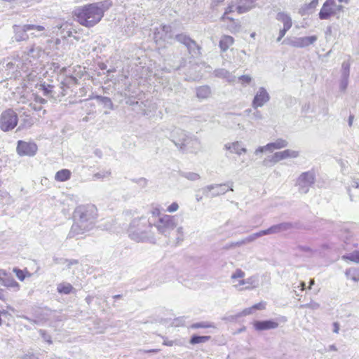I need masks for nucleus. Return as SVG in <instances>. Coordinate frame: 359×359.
<instances>
[{
  "instance_id": "1",
  "label": "nucleus",
  "mask_w": 359,
  "mask_h": 359,
  "mask_svg": "<svg viewBox=\"0 0 359 359\" xmlns=\"http://www.w3.org/2000/svg\"><path fill=\"white\" fill-rule=\"evenodd\" d=\"M97 209L93 204L80 205L74 210V224L69 233V237L82 236L93 229L97 217Z\"/></svg>"
},
{
  "instance_id": "2",
  "label": "nucleus",
  "mask_w": 359,
  "mask_h": 359,
  "mask_svg": "<svg viewBox=\"0 0 359 359\" xmlns=\"http://www.w3.org/2000/svg\"><path fill=\"white\" fill-rule=\"evenodd\" d=\"M112 6L109 0L85 5L74 11L77 21L83 26L91 27L97 24L104 13Z\"/></svg>"
},
{
  "instance_id": "3",
  "label": "nucleus",
  "mask_w": 359,
  "mask_h": 359,
  "mask_svg": "<svg viewBox=\"0 0 359 359\" xmlns=\"http://www.w3.org/2000/svg\"><path fill=\"white\" fill-rule=\"evenodd\" d=\"M172 140L177 147L185 152L196 154L201 149L199 139L188 135L182 130H176L172 133Z\"/></svg>"
},
{
  "instance_id": "4",
  "label": "nucleus",
  "mask_w": 359,
  "mask_h": 359,
  "mask_svg": "<svg viewBox=\"0 0 359 359\" xmlns=\"http://www.w3.org/2000/svg\"><path fill=\"white\" fill-rule=\"evenodd\" d=\"M151 225L146 217L134 219L130 224L128 232L129 236L137 242L151 241H154V238H149Z\"/></svg>"
},
{
  "instance_id": "5",
  "label": "nucleus",
  "mask_w": 359,
  "mask_h": 359,
  "mask_svg": "<svg viewBox=\"0 0 359 359\" xmlns=\"http://www.w3.org/2000/svg\"><path fill=\"white\" fill-rule=\"evenodd\" d=\"M245 273L241 269H236L231 276L232 285L237 290H248L256 288L259 285L258 278L255 276L245 278Z\"/></svg>"
},
{
  "instance_id": "6",
  "label": "nucleus",
  "mask_w": 359,
  "mask_h": 359,
  "mask_svg": "<svg viewBox=\"0 0 359 359\" xmlns=\"http://www.w3.org/2000/svg\"><path fill=\"white\" fill-rule=\"evenodd\" d=\"M316 172L313 170H309L302 172L296 179L295 187L301 194H307L310 188L316 182Z\"/></svg>"
},
{
  "instance_id": "7",
  "label": "nucleus",
  "mask_w": 359,
  "mask_h": 359,
  "mask_svg": "<svg viewBox=\"0 0 359 359\" xmlns=\"http://www.w3.org/2000/svg\"><path fill=\"white\" fill-rule=\"evenodd\" d=\"M156 227L159 233L169 236L171 231L177 227V221L174 216L163 214L158 218Z\"/></svg>"
},
{
  "instance_id": "8",
  "label": "nucleus",
  "mask_w": 359,
  "mask_h": 359,
  "mask_svg": "<svg viewBox=\"0 0 359 359\" xmlns=\"http://www.w3.org/2000/svg\"><path fill=\"white\" fill-rule=\"evenodd\" d=\"M18 117L11 109L4 111L0 115V129L4 132L14 129L18 125Z\"/></svg>"
},
{
  "instance_id": "9",
  "label": "nucleus",
  "mask_w": 359,
  "mask_h": 359,
  "mask_svg": "<svg viewBox=\"0 0 359 359\" xmlns=\"http://www.w3.org/2000/svg\"><path fill=\"white\" fill-rule=\"evenodd\" d=\"M286 228H287V226H286V224H279L273 225L267 229L262 230V231H259L258 232H256L255 233H252V234L248 236L243 241H242L241 242V244L248 243L254 241L255 240H256L258 238H260L262 236H264L266 235L278 233L279 232H281V231L285 230Z\"/></svg>"
},
{
  "instance_id": "10",
  "label": "nucleus",
  "mask_w": 359,
  "mask_h": 359,
  "mask_svg": "<svg viewBox=\"0 0 359 359\" xmlns=\"http://www.w3.org/2000/svg\"><path fill=\"white\" fill-rule=\"evenodd\" d=\"M342 10L343 6L337 5L335 0H326L319 12V18L321 20H327L331 16L336 15Z\"/></svg>"
},
{
  "instance_id": "11",
  "label": "nucleus",
  "mask_w": 359,
  "mask_h": 359,
  "mask_svg": "<svg viewBox=\"0 0 359 359\" xmlns=\"http://www.w3.org/2000/svg\"><path fill=\"white\" fill-rule=\"evenodd\" d=\"M46 29L41 25H24L14 26L15 39L18 41H22L27 39L28 36L27 32L31 30H36L37 32H43Z\"/></svg>"
},
{
  "instance_id": "12",
  "label": "nucleus",
  "mask_w": 359,
  "mask_h": 359,
  "mask_svg": "<svg viewBox=\"0 0 359 359\" xmlns=\"http://www.w3.org/2000/svg\"><path fill=\"white\" fill-rule=\"evenodd\" d=\"M270 100V95L264 87H259L256 90L252 102V107L254 109L263 107Z\"/></svg>"
},
{
  "instance_id": "13",
  "label": "nucleus",
  "mask_w": 359,
  "mask_h": 359,
  "mask_svg": "<svg viewBox=\"0 0 359 359\" xmlns=\"http://www.w3.org/2000/svg\"><path fill=\"white\" fill-rule=\"evenodd\" d=\"M299 156V151H298L293 149H285L283 151L274 153L269 158V161L273 164H275L285 159L296 158Z\"/></svg>"
},
{
  "instance_id": "14",
  "label": "nucleus",
  "mask_w": 359,
  "mask_h": 359,
  "mask_svg": "<svg viewBox=\"0 0 359 359\" xmlns=\"http://www.w3.org/2000/svg\"><path fill=\"white\" fill-rule=\"evenodd\" d=\"M37 146L31 142L19 140L18 142L17 152L20 156H33L37 151Z\"/></svg>"
},
{
  "instance_id": "15",
  "label": "nucleus",
  "mask_w": 359,
  "mask_h": 359,
  "mask_svg": "<svg viewBox=\"0 0 359 359\" xmlns=\"http://www.w3.org/2000/svg\"><path fill=\"white\" fill-rule=\"evenodd\" d=\"M0 284L15 291H19L20 289V284L4 269H0Z\"/></svg>"
},
{
  "instance_id": "16",
  "label": "nucleus",
  "mask_w": 359,
  "mask_h": 359,
  "mask_svg": "<svg viewBox=\"0 0 359 359\" xmlns=\"http://www.w3.org/2000/svg\"><path fill=\"white\" fill-rule=\"evenodd\" d=\"M232 184H212L203 189V194L207 196H215L226 193L228 190L233 191Z\"/></svg>"
},
{
  "instance_id": "17",
  "label": "nucleus",
  "mask_w": 359,
  "mask_h": 359,
  "mask_svg": "<svg viewBox=\"0 0 359 359\" xmlns=\"http://www.w3.org/2000/svg\"><path fill=\"white\" fill-rule=\"evenodd\" d=\"M318 39L317 36L297 37L291 40L289 44L295 48H305L313 44Z\"/></svg>"
},
{
  "instance_id": "18",
  "label": "nucleus",
  "mask_w": 359,
  "mask_h": 359,
  "mask_svg": "<svg viewBox=\"0 0 359 359\" xmlns=\"http://www.w3.org/2000/svg\"><path fill=\"white\" fill-rule=\"evenodd\" d=\"M224 149L229 151L231 154L241 156L247 153L248 149L241 141H234L224 144Z\"/></svg>"
},
{
  "instance_id": "19",
  "label": "nucleus",
  "mask_w": 359,
  "mask_h": 359,
  "mask_svg": "<svg viewBox=\"0 0 359 359\" xmlns=\"http://www.w3.org/2000/svg\"><path fill=\"white\" fill-rule=\"evenodd\" d=\"M171 27L170 26L163 25L154 32V40L156 43H160L161 41L171 39Z\"/></svg>"
},
{
  "instance_id": "20",
  "label": "nucleus",
  "mask_w": 359,
  "mask_h": 359,
  "mask_svg": "<svg viewBox=\"0 0 359 359\" xmlns=\"http://www.w3.org/2000/svg\"><path fill=\"white\" fill-rule=\"evenodd\" d=\"M236 11L241 14L246 13L255 7V0H238Z\"/></svg>"
},
{
  "instance_id": "21",
  "label": "nucleus",
  "mask_w": 359,
  "mask_h": 359,
  "mask_svg": "<svg viewBox=\"0 0 359 359\" xmlns=\"http://www.w3.org/2000/svg\"><path fill=\"white\" fill-rule=\"evenodd\" d=\"M278 324L273 320L255 321L253 323L254 328L257 331L275 329Z\"/></svg>"
},
{
  "instance_id": "22",
  "label": "nucleus",
  "mask_w": 359,
  "mask_h": 359,
  "mask_svg": "<svg viewBox=\"0 0 359 359\" xmlns=\"http://www.w3.org/2000/svg\"><path fill=\"white\" fill-rule=\"evenodd\" d=\"M349 69L350 67L348 63L344 62L342 64V74L341 79L339 82V89L341 91L346 90L348 85V77H349Z\"/></svg>"
},
{
  "instance_id": "23",
  "label": "nucleus",
  "mask_w": 359,
  "mask_h": 359,
  "mask_svg": "<svg viewBox=\"0 0 359 359\" xmlns=\"http://www.w3.org/2000/svg\"><path fill=\"white\" fill-rule=\"evenodd\" d=\"M269 152H273L274 150H278L285 148L288 145V142L283 138H278L273 142L267 144Z\"/></svg>"
},
{
  "instance_id": "24",
  "label": "nucleus",
  "mask_w": 359,
  "mask_h": 359,
  "mask_svg": "<svg viewBox=\"0 0 359 359\" xmlns=\"http://www.w3.org/2000/svg\"><path fill=\"white\" fill-rule=\"evenodd\" d=\"M277 20L283 24V27L290 29L292 26V21L290 15L284 12H279L276 15Z\"/></svg>"
},
{
  "instance_id": "25",
  "label": "nucleus",
  "mask_w": 359,
  "mask_h": 359,
  "mask_svg": "<svg viewBox=\"0 0 359 359\" xmlns=\"http://www.w3.org/2000/svg\"><path fill=\"white\" fill-rule=\"evenodd\" d=\"M234 43V39L232 36L229 35H224L221 37L219 41V48L222 51L225 52L230 46Z\"/></svg>"
},
{
  "instance_id": "26",
  "label": "nucleus",
  "mask_w": 359,
  "mask_h": 359,
  "mask_svg": "<svg viewBox=\"0 0 359 359\" xmlns=\"http://www.w3.org/2000/svg\"><path fill=\"white\" fill-rule=\"evenodd\" d=\"M237 1L238 0H231V3L227 6L224 14L221 17V20H222V21H225L227 20H232V18L229 16V14H230L231 13H233L234 11H236V6L238 5Z\"/></svg>"
},
{
  "instance_id": "27",
  "label": "nucleus",
  "mask_w": 359,
  "mask_h": 359,
  "mask_svg": "<svg viewBox=\"0 0 359 359\" xmlns=\"http://www.w3.org/2000/svg\"><path fill=\"white\" fill-rule=\"evenodd\" d=\"M71 176L72 172L69 170L62 169L55 173V180L60 182H66L70 179Z\"/></svg>"
},
{
  "instance_id": "28",
  "label": "nucleus",
  "mask_w": 359,
  "mask_h": 359,
  "mask_svg": "<svg viewBox=\"0 0 359 359\" xmlns=\"http://www.w3.org/2000/svg\"><path fill=\"white\" fill-rule=\"evenodd\" d=\"M175 38L179 42L184 44L189 50L196 47V43L187 35L179 34Z\"/></svg>"
},
{
  "instance_id": "29",
  "label": "nucleus",
  "mask_w": 359,
  "mask_h": 359,
  "mask_svg": "<svg viewBox=\"0 0 359 359\" xmlns=\"http://www.w3.org/2000/svg\"><path fill=\"white\" fill-rule=\"evenodd\" d=\"M74 290L73 286L69 283H61L57 285V291L60 294H69Z\"/></svg>"
},
{
  "instance_id": "30",
  "label": "nucleus",
  "mask_w": 359,
  "mask_h": 359,
  "mask_svg": "<svg viewBox=\"0 0 359 359\" xmlns=\"http://www.w3.org/2000/svg\"><path fill=\"white\" fill-rule=\"evenodd\" d=\"M211 94L210 88L208 86H201L196 89V95L200 99H206Z\"/></svg>"
},
{
  "instance_id": "31",
  "label": "nucleus",
  "mask_w": 359,
  "mask_h": 359,
  "mask_svg": "<svg viewBox=\"0 0 359 359\" xmlns=\"http://www.w3.org/2000/svg\"><path fill=\"white\" fill-rule=\"evenodd\" d=\"M216 76L220 78L225 79L229 82H233L236 77L232 75L229 71L221 69L216 71Z\"/></svg>"
},
{
  "instance_id": "32",
  "label": "nucleus",
  "mask_w": 359,
  "mask_h": 359,
  "mask_svg": "<svg viewBox=\"0 0 359 359\" xmlns=\"http://www.w3.org/2000/svg\"><path fill=\"white\" fill-rule=\"evenodd\" d=\"M342 259L359 264V250H354L342 256Z\"/></svg>"
},
{
  "instance_id": "33",
  "label": "nucleus",
  "mask_w": 359,
  "mask_h": 359,
  "mask_svg": "<svg viewBox=\"0 0 359 359\" xmlns=\"http://www.w3.org/2000/svg\"><path fill=\"white\" fill-rule=\"evenodd\" d=\"M359 189V182L355 180H352L347 188L351 201H356L358 199L353 194L354 189Z\"/></svg>"
},
{
  "instance_id": "34",
  "label": "nucleus",
  "mask_w": 359,
  "mask_h": 359,
  "mask_svg": "<svg viewBox=\"0 0 359 359\" xmlns=\"http://www.w3.org/2000/svg\"><path fill=\"white\" fill-rule=\"evenodd\" d=\"M13 272L20 281H23L26 278L32 276V273L27 269L22 270L18 268H14Z\"/></svg>"
},
{
  "instance_id": "35",
  "label": "nucleus",
  "mask_w": 359,
  "mask_h": 359,
  "mask_svg": "<svg viewBox=\"0 0 359 359\" xmlns=\"http://www.w3.org/2000/svg\"><path fill=\"white\" fill-rule=\"evenodd\" d=\"M264 308H265V304L260 302L259 304H257L252 306V307L244 309L242 311L241 315L242 316L250 315V314H252L255 310H262Z\"/></svg>"
},
{
  "instance_id": "36",
  "label": "nucleus",
  "mask_w": 359,
  "mask_h": 359,
  "mask_svg": "<svg viewBox=\"0 0 359 359\" xmlns=\"http://www.w3.org/2000/svg\"><path fill=\"white\" fill-rule=\"evenodd\" d=\"M318 4V0H312L309 4L304 5L301 9L302 15L309 13L313 11Z\"/></svg>"
},
{
  "instance_id": "37",
  "label": "nucleus",
  "mask_w": 359,
  "mask_h": 359,
  "mask_svg": "<svg viewBox=\"0 0 359 359\" xmlns=\"http://www.w3.org/2000/svg\"><path fill=\"white\" fill-rule=\"evenodd\" d=\"M43 54V52L39 48L35 46H32L28 52L27 55L33 59L39 58Z\"/></svg>"
},
{
  "instance_id": "38",
  "label": "nucleus",
  "mask_w": 359,
  "mask_h": 359,
  "mask_svg": "<svg viewBox=\"0 0 359 359\" xmlns=\"http://www.w3.org/2000/svg\"><path fill=\"white\" fill-rule=\"evenodd\" d=\"M345 274L348 278L354 282L359 281V269H348L346 271Z\"/></svg>"
},
{
  "instance_id": "39",
  "label": "nucleus",
  "mask_w": 359,
  "mask_h": 359,
  "mask_svg": "<svg viewBox=\"0 0 359 359\" xmlns=\"http://www.w3.org/2000/svg\"><path fill=\"white\" fill-rule=\"evenodd\" d=\"M209 336H193L191 339V344H196L201 343H205L210 339Z\"/></svg>"
},
{
  "instance_id": "40",
  "label": "nucleus",
  "mask_w": 359,
  "mask_h": 359,
  "mask_svg": "<svg viewBox=\"0 0 359 359\" xmlns=\"http://www.w3.org/2000/svg\"><path fill=\"white\" fill-rule=\"evenodd\" d=\"M53 86L50 85L40 84L38 87V90L41 91L43 95L48 96L51 94L53 90Z\"/></svg>"
},
{
  "instance_id": "41",
  "label": "nucleus",
  "mask_w": 359,
  "mask_h": 359,
  "mask_svg": "<svg viewBox=\"0 0 359 359\" xmlns=\"http://www.w3.org/2000/svg\"><path fill=\"white\" fill-rule=\"evenodd\" d=\"M238 79L241 86L244 87L249 85L252 81V78L250 75H242Z\"/></svg>"
},
{
  "instance_id": "42",
  "label": "nucleus",
  "mask_w": 359,
  "mask_h": 359,
  "mask_svg": "<svg viewBox=\"0 0 359 359\" xmlns=\"http://www.w3.org/2000/svg\"><path fill=\"white\" fill-rule=\"evenodd\" d=\"M191 328L196 329V328H208V327H215V326L212 323H196L194 324H192L191 325Z\"/></svg>"
},
{
  "instance_id": "43",
  "label": "nucleus",
  "mask_w": 359,
  "mask_h": 359,
  "mask_svg": "<svg viewBox=\"0 0 359 359\" xmlns=\"http://www.w3.org/2000/svg\"><path fill=\"white\" fill-rule=\"evenodd\" d=\"M176 228V238H174V239L177 241H181L184 239V228L182 226Z\"/></svg>"
},
{
  "instance_id": "44",
  "label": "nucleus",
  "mask_w": 359,
  "mask_h": 359,
  "mask_svg": "<svg viewBox=\"0 0 359 359\" xmlns=\"http://www.w3.org/2000/svg\"><path fill=\"white\" fill-rule=\"evenodd\" d=\"M39 334L43 339L49 344L53 343L51 336L46 332L45 330H40Z\"/></svg>"
},
{
  "instance_id": "45",
  "label": "nucleus",
  "mask_w": 359,
  "mask_h": 359,
  "mask_svg": "<svg viewBox=\"0 0 359 359\" xmlns=\"http://www.w3.org/2000/svg\"><path fill=\"white\" fill-rule=\"evenodd\" d=\"M179 204L177 202H173L167 207L166 211L169 213L175 212L179 210Z\"/></svg>"
},
{
  "instance_id": "46",
  "label": "nucleus",
  "mask_w": 359,
  "mask_h": 359,
  "mask_svg": "<svg viewBox=\"0 0 359 359\" xmlns=\"http://www.w3.org/2000/svg\"><path fill=\"white\" fill-rule=\"evenodd\" d=\"M184 177L191 181H196L200 179L199 175L195 172H187L184 174Z\"/></svg>"
},
{
  "instance_id": "47",
  "label": "nucleus",
  "mask_w": 359,
  "mask_h": 359,
  "mask_svg": "<svg viewBox=\"0 0 359 359\" xmlns=\"http://www.w3.org/2000/svg\"><path fill=\"white\" fill-rule=\"evenodd\" d=\"M301 306L304 307V308L311 309H313V310H316V309H318L320 308V304L318 303H317V302H310L309 304L302 305Z\"/></svg>"
},
{
  "instance_id": "48",
  "label": "nucleus",
  "mask_w": 359,
  "mask_h": 359,
  "mask_svg": "<svg viewBox=\"0 0 359 359\" xmlns=\"http://www.w3.org/2000/svg\"><path fill=\"white\" fill-rule=\"evenodd\" d=\"M263 152H269V147H268L267 144L264 146L258 147L255 150V154L256 156H258L259 154L263 153Z\"/></svg>"
},
{
  "instance_id": "49",
  "label": "nucleus",
  "mask_w": 359,
  "mask_h": 359,
  "mask_svg": "<svg viewBox=\"0 0 359 359\" xmlns=\"http://www.w3.org/2000/svg\"><path fill=\"white\" fill-rule=\"evenodd\" d=\"M110 175V172L109 171H102L99 172L96 174H95L94 177L97 179H104L107 178Z\"/></svg>"
},
{
  "instance_id": "50",
  "label": "nucleus",
  "mask_w": 359,
  "mask_h": 359,
  "mask_svg": "<svg viewBox=\"0 0 359 359\" xmlns=\"http://www.w3.org/2000/svg\"><path fill=\"white\" fill-rule=\"evenodd\" d=\"M299 250L304 252L307 255H312L315 252L313 250L307 246H302L299 248Z\"/></svg>"
},
{
  "instance_id": "51",
  "label": "nucleus",
  "mask_w": 359,
  "mask_h": 359,
  "mask_svg": "<svg viewBox=\"0 0 359 359\" xmlns=\"http://www.w3.org/2000/svg\"><path fill=\"white\" fill-rule=\"evenodd\" d=\"M289 29H285V28H283L281 29L280 31H279V36L277 39V41H280L282 38L285 35L286 32L288 31Z\"/></svg>"
},
{
  "instance_id": "52",
  "label": "nucleus",
  "mask_w": 359,
  "mask_h": 359,
  "mask_svg": "<svg viewBox=\"0 0 359 359\" xmlns=\"http://www.w3.org/2000/svg\"><path fill=\"white\" fill-rule=\"evenodd\" d=\"M151 214L152 215L154 216H158V217H161L162 215L161 214V210L156 207V208H154L151 210Z\"/></svg>"
},
{
  "instance_id": "53",
  "label": "nucleus",
  "mask_w": 359,
  "mask_h": 359,
  "mask_svg": "<svg viewBox=\"0 0 359 359\" xmlns=\"http://www.w3.org/2000/svg\"><path fill=\"white\" fill-rule=\"evenodd\" d=\"M22 359H39L33 353H27L23 355Z\"/></svg>"
},
{
  "instance_id": "54",
  "label": "nucleus",
  "mask_w": 359,
  "mask_h": 359,
  "mask_svg": "<svg viewBox=\"0 0 359 359\" xmlns=\"http://www.w3.org/2000/svg\"><path fill=\"white\" fill-rule=\"evenodd\" d=\"M34 100L36 103H39V104H44L46 102V100L43 98L40 97L37 95L34 96Z\"/></svg>"
},
{
  "instance_id": "55",
  "label": "nucleus",
  "mask_w": 359,
  "mask_h": 359,
  "mask_svg": "<svg viewBox=\"0 0 359 359\" xmlns=\"http://www.w3.org/2000/svg\"><path fill=\"white\" fill-rule=\"evenodd\" d=\"M332 326H333V332L334 333H337V334L339 333V323L335 322V323H333Z\"/></svg>"
},
{
  "instance_id": "56",
  "label": "nucleus",
  "mask_w": 359,
  "mask_h": 359,
  "mask_svg": "<svg viewBox=\"0 0 359 359\" xmlns=\"http://www.w3.org/2000/svg\"><path fill=\"white\" fill-rule=\"evenodd\" d=\"M98 98H100L105 104H107V105H108V104L109 105H111V102L109 98H108V97H98Z\"/></svg>"
},
{
  "instance_id": "57",
  "label": "nucleus",
  "mask_w": 359,
  "mask_h": 359,
  "mask_svg": "<svg viewBox=\"0 0 359 359\" xmlns=\"http://www.w3.org/2000/svg\"><path fill=\"white\" fill-rule=\"evenodd\" d=\"M6 299L4 290L0 288V300L5 301Z\"/></svg>"
},
{
  "instance_id": "58",
  "label": "nucleus",
  "mask_w": 359,
  "mask_h": 359,
  "mask_svg": "<svg viewBox=\"0 0 359 359\" xmlns=\"http://www.w3.org/2000/svg\"><path fill=\"white\" fill-rule=\"evenodd\" d=\"M163 345L168 346H172L174 344L173 341H169V340H165L163 343Z\"/></svg>"
},
{
  "instance_id": "59",
  "label": "nucleus",
  "mask_w": 359,
  "mask_h": 359,
  "mask_svg": "<svg viewBox=\"0 0 359 359\" xmlns=\"http://www.w3.org/2000/svg\"><path fill=\"white\" fill-rule=\"evenodd\" d=\"M328 351H337V348L335 345L332 344L328 346Z\"/></svg>"
},
{
  "instance_id": "60",
  "label": "nucleus",
  "mask_w": 359,
  "mask_h": 359,
  "mask_svg": "<svg viewBox=\"0 0 359 359\" xmlns=\"http://www.w3.org/2000/svg\"><path fill=\"white\" fill-rule=\"evenodd\" d=\"M229 29L231 32H235L238 30L239 25H235L234 27H231Z\"/></svg>"
},
{
  "instance_id": "61",
  "label": "nucleus",
  "mask_w": 359,
  "mask_h": 359,
  "mask_svg": "<svg viewBox=\"0 0 359 359\" xmlns=\"http://www.w3.org/2000/svg\"><path fill=\"white\" fill-rule=\"evenodd\" d=\"M93 300V297L91 296H88L86 297V302L88 304H90Z\"/></svg>"
},
{
  "instance_id": "62",
  "label": "nucleus",
  "mask_w": 359,
  "mask_h": 359,
  "mask_svg": "<svg viewBox=\"0 0 359 359\" xmlns=\"http://www.w3.org/2000/svg\"><path fill=\"white\" fill-rule=\"evenodd\" d=\"M159 351L158 349H149L144 351L145 353H158Z\"/></svg>"
},
{
  "instance_id": "63",
  "label": "nucleus",
  "mask_w": 359,
  "mask_h": 359,
  "mask_svg": "<svg viewBox=\"0 0 359 359\" xmlns=\"http://www.w3.org/2000/svg\"><path fill=\"white\" fill-rule=\"evenodd\" d=\"M254 116L258 118V119H261L262 118V114L259 111H256L255 114H254Z\"/></svg>"
},
{
  "instance_id": "64",
  "label": "nucleus",
  "mask_w": 359,
  "mask_h": 359,
  "mask_svg": "<svg viewBox=\"0 0 359 359\" xmlns=\"http://www.w3.org/2000/svg\"><path fill=\"white\" fill-rule=\"evenodd\" d=\"M298 287H301V290H304V288H305V283L304 282H301L299 283V285Z\"/></svg>"
}]
</instances>
